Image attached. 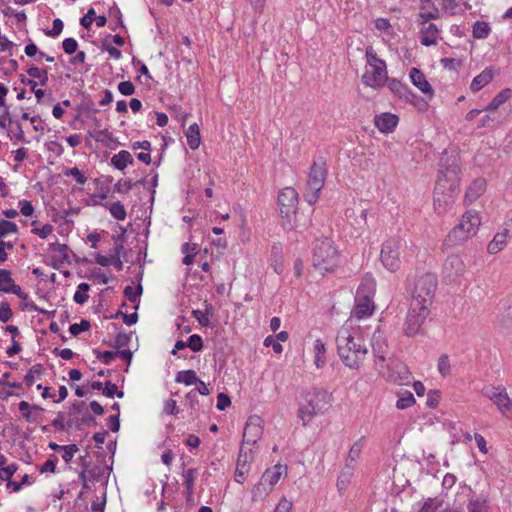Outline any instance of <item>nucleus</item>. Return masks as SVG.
Wrapping results in <instances>:
<instances>
[{"mask_svg": "<svg viewBox=\"0 0 512 512\" xmlns=\"http://www.w3.org/2000/svg\"><path fill=\"white\" fill-rule=\"evenodd\" d=\"M460 167L456 158H442L434 189V209L444 214L454 205L459 194Z\"/></svg>", "mask_w": 512, "mask_h": 512, "instance_id": "obj_1", "label": "nucleus"}, {"mask_svg": "<svg viewBox=\"0 0 512 512\" xmlns=\"http://www.w3.org/2000/svg\"><path fill=\"white\" fill-rule=\"evenodd\" d=\"M360 325L345 322L336 337L337 352L342 362L350 369H359L368 354L364 334Z\"/></svg>", "mask_w": 512, "mask_h": 512, "instance_id": "obj_2", "label": "nucleus"}, {"mask_svg": "<svg viewBox=\"0 0 512 512\" xmlns=\"http://www.w3.org/2000/svg\"><path fill=\"white\" fill-rule=\"evenodd\" d=\"M375 291L376 281L370 276L364 277L357 289L355 305L351 316L346 322H351L352 325H359L357 322L372 316L375 311V303L373 301Z\"/></svg>", "mask_w": 512, "mask_h": 512, "instance_id": "obj_3", "label": "nucleus"}, {"mask_svg": "<svg viewBox=\"0 0 512 512\" xmlns=\"http://www.w3.org/2000/svg\"><path fill=\"white\" fill-rule=\"evenodd\" d=\"M481 225L479 213L475 210L466 211L459 223L449 232L445 242L448 245H461L476 235Z\"/></svg>", "mask_w": 512, "mask_h": 512, "instance_id": "obj_4", "label": "nucleus"}, {"mask_svg": "<svg viewBox=\"0 0 512 512\" xmlns=\"http://www.w3.org/2000/svg\"><path fill=\"white\" fill-rule=\"evenodd\" d=\"M438 280L433 273H422L415 277L411 292V303L430 307L437 289Z\"/></svg>", "mask_w": 512, "mask_h": 512, "instance_id": "obj_5", "label": "nucleus"}, {"mask_svg": "<svg viewBox=\"0 0 512 512\" xmlns=\"http://www.w3.org/2000/svg\"><path fill=\"white\" fill-rule=\"evenodd\" d=\"M407 242L400 237L387 239L381 249L380 259L386 269L396 272L400 269L401 258H405Z\"/></svg>", "mask_w": 512, "mask_h": 512, "instance_id": "obj_6", "label": "nucleus"}, {"mask_svg": "<svg viewBox=\"0 0 512 512\" xmlns=\"http://www.w3.org/2000/svg\"><path fill=\"white\" fill-rule=\"evenodd\" d=\"M370 345L374 356L375 369L379 374H386L388 365L386 363L393 357L387 339L379 327L373 332Z\"/></svg>", "mask_w": 512, "mask_h": 512, "instance_id": "obj_7", "label": "nucleus"}, {"mask_svg": "<svg viewBox=\"0 0 512 512\" xmlns=\"http://www.w3.org/2000/svg\"><path fill=\"white\" fill-rule=\"evenodd\" d=\"M430 313V307L411 303L408 309L405 322L403 324V333L408 337H413L423 333L422 326Z\"/></svg>", "mask_w": 512, "mask_h": 512, "instance_id": "obj_8", "label": "nucleus"}, {"mask_svg": "<svg viewBox=\"0 0 512 512\" xmlns=\"http://www.w3.org/2000/svg\"><path fill=\"white\" fill-rule=\"evenodd\" d=\"M465 271L466 265L464 260L458 254L448 256L442 266L443 278L449 282L459 279L464 275Z\"/></svg>", "mask_w": 512, "mask_h": 512, "instance_id": "obj_9", "label": "nucleus"}, {"mask_svg": "<svg viewBox=\"0 0 512 512\" xmlns=\"http://www.w3.org/2000/svg\"><path fill=\"white\" fill-rule=\"evenodd\" d=\"M319 176L320 172L317 168L316 162H314L313 165L311 166L310 173L308 175V179L303 190V198L310 205H314L319 200Z\"/></svg>", "mask_w": 512, "mask_h": 512, "instance_id": "obj_10", "label": "nucleus"}, {"mask_svg": "<svg viewBox=\"0 0 512 512\" xmlns=\"http://www.w3.org/2000/svg\"><path fill=\"white\" fill-rule=\"evenodd\" d=\"M278 205L283 217L289 218L296 212L298 205V193L292 187L282 189L278 194Z\"/></svg>", "mask_w": 512, "mask_h": 512, "instance_id": "obj_11", "label": "nucleus"}, {"mask_svg": "<svg viewBox=\"0 0 512 512\" xmlns=\"http://www.w3.org/2000/svg\"><path fill=\"white\" fill-rule=\"evenodd\" d=\"M263 434V420L257 415L250 416L243 431L242 445H254L261 439Z\"/></svg>", "mask_w": 512, "mask_h": 512, "instance_id": "obj_12", "label": "nucleus"}, {"mask_svg": "<svg viewBox=\"0 0 512 512\" xmlns=\"http://www.w3.org/2000/svg\"><path fill=\"white\" fill-rule=\"evenodd\" d=\"M340 264V255L333 242L326 238L322 240V270L333 273Z\"/></svg>", "mask_w": 512, "mask_h": 512, "instance_id": "obj_13", "label": "nucleus"}, {"mask_svg": "<svg viewBox=\"0 0 512 512\" xmlns=\"http://www.w3.org/2000/svg\"><path fill=\"white\" fill-rule=\"evenodd\" d=\"M386 374L383 376L398 384H408L411 379V373L408 367L397 359L392 358L387 362Z\"/></svg>", "mask_w": 512, "mask_h": 512, "instance_id": "obj_14", "label": "nucleus"}, {"mask_svg": "<svg viewBox=\"0 0 512 512\" xmlns=\"http://www.w3.org/2000/svg\"><path fill=\"white\" fill-rule=\"evenodd\" d=\"M387 78L386 64L381 66L369 67L362 76L365 85L372 88H380L383 86Z\"/></svg>", "mask_w": 512, "mask_h": 512, "instance_id": "obj_15", "label": "nucleus"}, {"mask_svg": "<svg viewBox=\"0 0 512 512\" xmlns=\"http://www.w3.org/2000/svg\"><path fill=\"white\" fill-rule=\"evenodd\" d=\"M48 250L56 253L50 263L54 269L59 270L64 264H70L68 246L66 244L54 242L49 244Z\"/></svg>", "mask_w": 512, "mask_h": 512, "instance_id": "obj_16", "label": "nucleus"}, {"mask_svg": "<svg viewBox=\"0 0 512 512\" xmlns=\"http://www.w3.org/2000/svg\"><path fill=\"white\" fill-rule=\"evenodd\" d=\"M251 459V455L246 451L245 447L241 445L235 469V480L238 483H243L246 479V475L250 469L249 463Z\"/></svg>", "mask_w": 512, "mask_h": 512, "instance_id": "obj_17", "label": "nucleus"}, {"mask_svg": "<svg viewBox=\"0 0 512 512\" xmlns=\"http://www.w3.org/2000/svg\"><path fill=\"white\" fill-rule=\"evenodd\" d=\"M410 79L414 86H416L422 93H424L429 99L434 96L432 86L427 81L422 71L417 68H412L410 71Z\"/></svg>", "mask_w": 512, "mask_h": 512, "instance_id": "obj_18", "label": "nucleus"}, {"mask_svg": "<svg viewBox=\"0 0 512 512\" xmlns=\"http://www.w3.org/2000/svg\"><path fill=\"white\" fill-rule=\"evenodd\" d=\"M398 123V117L394 114L383 113L375 117V126L384 133L392 132Z\"/></svg>", "mask_w": 512, "mask_h": 512, "instance_id": "obj_19", "label": "nucleus"}, {"mask_svg": "<svg viewBox=\"0 0 512 512\" xmlns=\"http://www.w3.org/2000/svg\"><path fill=\"white\" fill-rule=\"evenodd\" d=\"M287 473V467L281 464H276L271 468L266 469V471L262 475V479L266 481L272 489L275 484L280 480L282 475Z\"/></svg>", "mask_w": 512, "mask_h": 512, "instance_id": "obj_20", "label": "nucleus"}, {"mask_svg": "<svg viewBox=\"0 0 512 512\" xmlns=\"http://www.w3.org/2000/svg\"><path fill=\"white\" fill-rule=\"evenodd\" d=\"M486 190V181L483 178L474 180L465 194V201L472 203L478 199Z\"/></svg>", "mask_w": 512, "mask_h": 512, "instance_id": "obj_21", "label": "nucleus"}, {"mask_svg": "<svg viewBox=\"0 0 512 512\" xmlns=\"http://www.w3.org/2000/svg\"><path fill=\"white\" fill-rule=\"evenodd\" d=\"M509 237V230L504 229L502 232L496 233L493 239L487 246V251L490 254H497L504 249L507 244V239Z\"/></svg>", "mask_w": 512, "mask_h": 512, "instance_id": "obj_22", "label": "nucleus"}, {"mask_svg": "<svg viewBox=\"0 0 512 512\" xmlns=\"http://www.w3.org/2000/svg\"><path fill=\"white\" fill-rule=\"evenodd\" d=\"M18 406L23 418L27 422H38L40 420V417L37 414V412L44 411L42 407L38 405H31L26 401H21Z\"/></svg>", "mask_w": 512, "mask_h": 512, "instance_id": "obj_23", "label": "nucleus"}, {"mask_svg": "<svg viewBox=\"0 0 512 512\" xmlns=\"http://www.w3.org/2000/svg\"><path fill=\"white\" fill-rule=\"evenodd\" d=\"M421 44L424 46L436 45L439 36V29L435 24L429 23L421 29Z\"/></svg>", "mask_w": 512, "mask_h": 512, "instance_id": "obj_24", "label": "nucleus"}, {"mask_svg": "<svg viewBox=\"0 0 512 512\" xmlns=\"http://www.w3.org/2000/svg\"><path fill=\"white\" fill-rule=\"evenodd\" d=\"M494 76V72L492 69H485L483 70L479 75L474 77V79L471 82L470 88L473 92L480 91L483 87L488 85Z\"/></svg>", "mask_w": 512, "mask_h": 512, "instance_id": "obj_25", "label": "nucleus"}, {"mask_svg": "<svg viewBox=\"0 0 512 512\" xmlns=\"http://www.w3.org/2000/svg\"><path fill=\"white\" fill-rule=\"evenodd\" d=\"M363 443H364V438L362 437V438L358 439L352 445V447L350 448V450L348 452V455H347V458L345 460V465L344 466L347 467L349 465L352 469L355 470L357 460L360 457V454H361V451H362V448H363Z\"/></svg>", "mask_w": 512, "mask_h": 512, "instance_id": "obj_26", "label": "nucleus"}, {"mask_svg": "<svg viewBox=\"0 0 512 512\" xmlns=\"http://www.w3.org/2000/svg\"><path fill=\"white\" fill-rule=\"evenodd\" d=\"M111 163L116 169L124 170L133 163V157L129 151L121 150L111 158Z\"/></svg>", "mask_w": 512, "mask_h": 512, "instance_id": "obj_27", "label": "nucleus"}, {"mask_svg": "<svg viewBox=\"0 0 512 512\" xmlns=\"http://www.w3.org/2000/svg\"><path fill=\"white\" fill-rule=\"evenodd\" d=\"M512 96V90L505 88L501 90L492 101L484 108V111H495Z\"/></svg>", "mask_w": 512, "mask_h": 512, "instance_id": "obj_28", "label": "nucleus"}, {"mask_svg": "<svg viewBox=\"0 0 512 512\" xmlns=\"http://www.w3.org/2000/svg\"><path fill=\"white\" fill-rule=\"evenodd\" d=\"M272 487L260 478L259 482L252 489V500L261 501L272 491Z\"/></svg>", "mask_w": 512, "mask_h": 512, "instance_id": "obj_29", "label": "nucleus"}, {"mask_svg": "<svg viewBox=\"0 0 512 512\" xmlns=\"http://www.w3.org/2000/svg\"><path fill=\"white\" fill-rule=\"evenodd\" d=\"M187 138V144L192 150H196L201 142V136L199 131V126L194 123L188 127L185 132Z\"/></svg>", "mask_w": 512, "mask_h": 512, "instance_id": "obj_30", "label": "nucleus"}, {"mask_svg": "<svg viewBox=\"0 0 512 512\" xmlns=\"http://www.w3.org/2000/svg\"><path fill=\"white\" fill-rule=\"evenodd\" d=\"M494 404L497 406L498 410L506 415L512 409V399H510L506 389L499 392L497 399L494 401Z\"/></svg>", "mask_w": 512, "mask_h": 512, "instance_id": "obj_31", "label": "nucleus"}, {"mask_svg": "<svg viewBox=\"0 0 512 512\" xmlns=\"http://www.w3.org/2000/svg\"><path fill=\"white\" fill-rule=\"evenodd\" d=\"M439 17V9L434 5H423L420 10V23L425 25L429 20Z\"/></svg>", "mask_w": 512, "mask_h": 512, "instance_id": "obj_32", "label": "nucleus"}, {"mask_svg": "<svg viewBox=\"0 0 512 512\" xmlns=\"http://www.w3.org/2000/svg\"><path fill=\"white\" fill-rule=\"evenodd\" d=\"M388 87L393 93L399 95L400 97L408 99L409 96H413L409 89L397 79L388 80Z\"/></svg>", "mask_w": 512, "mask_h": 512, "instance_id": "obj_33", "label": "nucleus"}, {"mask_svg": "<svg viewBox=\"0 0 512 512\" xmlns=\"http://www.w3.org/2000/svg\"><path fill=\"white\" fill-rule=\"evenodd\" d=\"M354 469H352L349 465L344 466L337 480V487L339 492H342L346 489L347 485L350 483L351 478L353 476Z\"/></svg>", "mask_w": 512, "mask_h": 512, "instance_id": "obj_34", "label": "nucleus"}, {"mask_svg": "<svg viewBox=\"0 0 512 512\" xmlns=\"http://www.w3.org/2000/svg\"><path fill=\"white\" fill-rule=\"evenodd\" d=\"M175 381L189 386L197 383L198 378L194 370H183L177 373Z\"/></svg>", "mask_w": 512, "mask_h": 512, "instance_id": "obj_35", "label": "nucleus"}, {"mask_svg": "<svg viewBox=\"0 0 512 512\" xmlns=\"http://www.w3.org/2000/svg\"><path fill=\"white\" fill-rule=\"evenodd\" d=\"M110 214L119 221H123L126 219L127 213L124 205L120 201H115L113 203H108V207H106Z\"/></svg>", "mask_w": 512, "mask_h": 512, "instance_id": "obj_36", "label": "nucleus"}, {"mask_svg": "<svg viewBox=\"0 0 512 512\" xmlns=\"http://www.w3.org/2000/svg\"><path fill=\"white\" fill-rule=\"evenodd\" d=\"M316 407L317 403L313 404L312 401H309L308 405L302 406L300 408L299 417L303 421L304 425H306L316 415Z\"/></svg>", "mask_w": 512, "mask_h": 512, "instance_id": "obj_37", "label": "nucleus"}, {"mask_svg": "<svg viewBox=\"0 0 512 512\" xmlns=\"http://www.w3.org/2000/svg\"><path fill=\"white\" fill-rule=\"evenodd\" d=\"M197 474L198 471L196 468H190L184 471L183 473V484L189 494H194V481L196 479Z\"/></svg>", "mask_w": 512, "mask_h": 512, "instance_id": "obj_38", "label": "nucleus"}, {"mask_svg": "<svg viewBox=\"0 0 512 512\" xmlns=\"http://www.w3.org/2000/svg\"><path fill=\"white\" fill-rule=\"evenodd\" d=\"M490 31L491 28L487 22L476 21L473 25V36L477 39H485Z\"/></svg>", "mask_w": 512, "mask_h": 512, "instance_id": "obj_39", "label": "nucleus"}, {"mask_svg": "<svg viewBox=\"0 0 512 512\" xmlns=\"http://www.w3.org/2000/svg\"><path fill=\"white\" fill-rule=\"evenodd\" d=\"M415 398L410 391H404L399 394V398L396 402V407L400 410L406 409L414 405Z\"/></svg>", "mask_w": 512, "mask_h": 512, "instance_id": "obj_40", "label": "nucleus"}, {"mask_svg": "<svg viewBox=\"0 0 512 512\" xmlns=\"http://www.w3.org/2000/svg\"><path fill=\"white\" fill-rule=\"evenodd\" d=\"M181 44L185 46V49H180L182 60L191 63L194 58V52L191 49V40L188 36H182Z\"/></svg>", "mask_w": 512, "mask_h": 512, "instance_id": "obj_41", "label": "nucleus"}, {"mask_svg": "<svg viewBox=\"0 0 512 512\" xmlns=\"http://www.w3.org/2000/svg\"><path fill=\"white\" fill-rule=\"evenodd\" d=\"M90 289V285L87 284V283H80L78 285V289L77 291L75 292L74 294V301L77 303V304H84L88 298H89V295L87 294V292L89 291Z\"/></svg>", "mask_w": 512, "mask_h": 512, "instance_id": "obj_42", "label": "nucleus"}, {"mask_svg": "<svg viewBox=\"0 0 512 512\" xmlns=\"http://www.w3.org/2000/svg\"><path fill=\"white\" fill-rule=\"evenodd\" d=\"M205 312H202L201 310H193L192 311V314L193 316L197 319V321L204 327L208 326L209 325V318H208V315L211 314L212 312V306L211 304H207L205 305Z\"/></svg>", "mask_w": 512, "mask_h": 512, "instance_id": "obj_43", "label": "nucleus"}, {"mask_svg": "<svg viewBox=\"0 0 512 512\" xmlns=\"http://www.w3.org/2000/svg\"><path fill=\"white\" fill-rule=\"evenodd\" d=\"M468 511L469 512H487L488 511L487 500L484 498H477V499L470 500L469 504H468Z\"/></svg>", "mask_w": 512, "mask_h": 512, "instance_id": "obj_44", "label": "nucleus"}, {"mask_svg": "<svg viewBox=\"0 0 512 512\" xmlns=\"http://www.w3.org/2000/svg\"><path fill=\"white\" fill-rule=\"evenodd\" d=\"M27 73L40 80V84L45 86L48 82V72L45 69H39L38 67L32 66L27 70Z\"/></svg>", "mask_w": 512, "mask_h": 512, "instance_id": "obj_45", "label": "nucleus"}, {"mask_svg": "<svg viewBox=\"0 0 512 512\" xmlns=\"http://www.w3.org/2000/svg\"><path fill=\"white\" fill-rule=\"evenodd\" d=\"M18 227L14 222L8 220H0V239L8 234L17 233Z\"/></svg>", "mask_w": 512, "mask_h": 512, "instance_id": "obj_46", "label": "nucleus"}, {"mask_svg": "<svg viewBox=\"0 0 512 512\" xmlns=\"http://www.w3.org/2000/svg\"><path fill=\"white\" fill-rule=\"evenodd\" d=\"M13 282L11 272L6 269H0V292H6Z\"/></svg>", "mask_w": 512, "mask_h": 512, "instance_id": "obj_47", "label": "nucleus"}, {"mask_svg": "<svg viewBox=\"0 0 512 512\" xmlns=\"http://www.w3.org/2000/svg\"><path fill=\"white\" fill-rule=\"evenodd\" d=\"M42 372L43 367L41 364H35L34 366H32L24 377L26 384L28 386H31L34 383L35 377L40 376Z\"/></svg>", "mask_w": 512, "mask_h": 512, "instance_id": "obj_48", "label": "nucleus"}, {"mask_svg": "<svg viewBox=\"0 0 512 512\" xmlns=\"http://www.w3.org/2000/svg\"><path fill=\"white\" fill-rule=\"evenodd\" d=\"M366 58L369 67L381 66L385 62L377 57V54L372 46L366 48Z\"/></svg>", "mask_w": 512, "mask_h": 512, "instance_id": "obj_49", "label": "nucleus"}, {"mask_svg": "<svg viewBox=\"0 0 512 512\" xmlns=\"http://www.w3.org/2000/svg\"><path fill=\"white\" fill-rule=\"evenodd\" d=\"M143 287L139 283L136 288L132 286H126L124 289V295L128 298L130 302H135L137 298L142 294Z\"/></svg>", "mask_w": 512, "mask_h": 512, "instance_id": "obj_50", "label": "nucleus"}, {"mask_svg": "<svg viewBox=\"0 0 512 512\" xmlns=\"http://www.w3.org/2000/svg\"><path fill=\"white\" fill-rule=\"evenodd\" d=\"M90 327V322L86 319H82L80 323L70 325L69 331L73 336H78L81 332L89 330Z\"/></svg>", "mask_w": 512, "mask_h": 512, "instance_id": "obj_51", "label": "nucleus"}, {"mask_svg": "<svg viewBox=\"0 0 512 512\" xmlns=\"http://www.w3.org/2000/svg\"><path fill=\"white\" fill-rule=\"evenodd\" d=\"M187 344L188 347L194 352H198L203 348L202 338L198 334L191 335Z\"/></svg>", "mask_w": 512, "mask_h": 512, "instance_id": "obj_52", "label": "nucleus"}, {"mask_svg": "<svg viewBox=\"0 0 512 512\" xmlns=\"http://www.w3.org/2000/svg\"><path fill=\"white\" fill-rule=\"evenodd\" d=\"M438 370L443 376L450 374L451 366L447 355L440 356L438 360Z\"/></svg>", "mask_w": 512, "mask_h": 512, "instance_id": "obj_53", "label": "nucleus"}, {"mask_svg": "<svg viewBox=\"0 0 512 512\" xmlns=\"http://www.w3.org/2000/svg\"><path fill=\"white\" fill-rule=\"evenodd\" d=\"M93 352L96 355V358L102 361L104 364H109L117 356V352L112 351L101 352L95 349Z\"/></svg>", "mask_w": 512, "mask_h": 512, "instance_id": "obj_54", "label": "nucleus"}, {"mask_svg": "<svg viewBox=\"0 0 512 512\" xmlns=\"http://www.w3.org/2000/svg\"><path fill=\"white\" fill-rule=\"evenodd\" d=\"M440 392L438 390H430L427 393L426 405L429 408H436L439 404Z\"/></svg>", "mask_w": 512, "mask_h": 512, "instance_id": "obj_55", "label": "nucleus"}, {"mask_svg": "<svg viewBox=\"0 0 512 512\" xmlns=\"http://www.w3.org/2000/svg\"><path fill=\"white\" fill-rule=\"evenodd\" d=\"M13 312L7 302H2L0 305V321L6 323L12 317Z\"/></svg>", "mask_w": 512, "mask_h": 512, "instance_id": "obj_56", "label": "nucleus"}, {"mask_svg": "<svg viewBox=\"0 0 512 512\" xmlns=\"http://www.w3.org/2000/svg\"><path fill=\"white\" fill-rule=\"evenodd\" d=\"M64 27V24L61 19L57 18L53 21V27L51 30L45 31V34L50 37H56L60 35Z\"/></svg>", "mask_w": 512, "mask_h": 512, "instance_id": "obj_57", "label": "nucleus"}, {"mask_svg": "<svg viewBox=\"0 0 512 512\" xmlns=\"http://www.w3.org/2000/svg\"><path fill=\"white\" fill-rule=\"evenodd\" d=\"M52 426L55 427L58 430H65L66 427H71L72 422L69 420L67 424L64 423V414L62 412H59L57 417L52 421Z\"/></svg>", "mask_w": 512, "mask_h": 512, "instance_id": "obj_58", "label": "nucleus"}, {"mask_svg": "<svg viewBox=\"0 0 512 512\" xmlns=\"http://www.w3.org/2000/svg\"><path fill=\"white\" fill-rule=\"evenodd\" d=\"M65 53L71 55L77 51L78 43L74 38H66L63 43Z\"/></svg>", "mask_w": 512, "mask_h": 512, "instance_id": "obj_59", "label": "nucleus"}, {"mask_svg": "<svg viewBox=\"0 0 512 512\" xmlns=\"http://www.w3.org/2000/svg\"><path fill=\"white\" fill-rule=\"evenodd\" d=\"M118 90L122 95L130 96L135 92V87L131 81H123L119 83Z\"/></svg>", "mask_w": 512, "mask_h": 512, "instance_id": "obj_60", "label": "nucleus"}, {"mask_svg": "<svg viewBox=\"0 0 512 512\" xmlns=\"http://www.w3.org/2000/svg\"><path fill=\"white\" fill-rule=\"evenodd\" d=\"M62 450L64 451V454L62 456L63 460L66 463H69L72 460L74 454L78 451V447L75 444H71L63 446Z\"/></svg>", "mask_w": 512, "mask_h": 512, "instance_id": "obj_61", "label": "nucleus"}, {"mask_svg": "<svg viewBox=\"0 0 512 512\" xmlns=\"http://www.w3.org/2000/svg\"><path fill=\"white\" fill-rule=\"evenodd\" d=\"M65 175L74 177L77 183L79 184H84L87 180V178L81 173V171L77 167L68 169L65 172Z\"/></svg>", "mask_w": 512, "mask_h": 512, "instance_id": "obj_62", "label": "nucleus"}, {"mask_svg": "<svg viewBox=\"0 0 512 512\" xmlns=\"http://www.w3.org/2000/svg\"><path fill=\"white\" fill-rule=\"evenodd\" d=\"M53 231V226L51 224H45L42 228H34L32 229V233L38 235L40 238H47Z\"/></svg>", "mask_w": 512, "mask_h": 512, "instance_id": "obj_63", "label": "nucleus"}, {"mask_svg": "<svg viewBox=\"0 0 512 512\" xmlns=\"http://www.w3.org/2000/svg\"><path fill=\"white\" fill-rule=\"evenodd\" d=\"M16 464H10L0 470V478L2 480H9L17 470Z\"/></svg>", "mask_w": 512, "mask_h": 512, "instance_id": "obj_64", "label": "nucleus"}]
</instances>
